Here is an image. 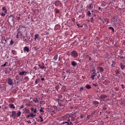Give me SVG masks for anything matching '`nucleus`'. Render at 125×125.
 <instances>
[{
	"mask_svg": "<svg viewBox=\"0 0 125 125\" xmlns=\"http://www.w3.org/2000/svg\"><path fill=\"white\" fill-rule=\"evenodd\" d=\"M74 114H75V113H74V114H66L64 115V118L67 119V121H70L69 118H71V121L75 122V121H76V119H75L74 117H73V116H74Z\"/></svg>",
	"mask_w": 125,
	"mask_h": 125,
	"instance_id": "f257e3e1",
	"label": "nucleus"
},
{
	"mask_svg": "<svg viewBox=\"0 0 125 125\" xmlns=\"http://www.w3.org/2000/svg\"><path fill=\"white\" fill-rule=\"evenodd\" d=\"M70 56L73 58H77L78 56V52L75 50L72 51L70 53Z\"/></svg>",
	"mask_w": 125,
	"mask_h": 125,
	"instance_id": "f03ea898",
	"label": "nucleus"
},
{
	"mask_svg": "<svg viewBox=\"0 0 125 125\" xmlns=\"http://www.w3.org/2000/svg\"><path fill=\"white\" fill-rule=\"evenodd\" d=\"M54 4H55V6L56 7H62L63 6V4H62V2L60 1V0H56L54 2Z\"/></svg>",
	"mask_w": 125,
	"mask_h": 125,
	"instance_id": "7ed1b4c3",
	"label": "nucleus"
},
{
	"mask_svg": "<svg viewBox=\"0 0 125 125\" xmlns=\"http://www.w3.org/2000/svg\"><path fill=\"white\" fill-rule=\"evenodd\" d=\"M38 66H39L41 70H43V71H44V72L46 71V67L44 66V63H43V62L42 63V64H38Z\"/></svg>",
	"mask_w": 125,
	"mask_h": 125,
	"instance_id": "20e7f679",
	"label": "nucleus"
},
{
	"mask_svg": "<svg viewBox=\"0 0 125 125\" xmlns=\"http://www.w3.org/2000/svg\"><path fill=\"white\" fill-rule=\"evenodd\" d=\"M54 108H55L56 111H61L63 109V105H59V106H54Z\"/></svg>",
	"mask_w": 125,
	"mask_h": 125,
	"instance_id": "39448f33",
	"label": "nucleus"
},
{
	"mask_svg": "<svg viewBox=\"0 0 125 125\" xmlns=\"http://www.w3.org/2000/svg\"><path fill=\"white\" fill-rule=\"evenodd\" d=\"M92 73H91V76L90 77L91 79H92V80H94V78L97 76V73H96V70L93 69L92 70Z\"/></svg>",
	"mask_w": 125,
	"mask_h": 125,
	"instance_id": "423d86ee",
	"label": "nucleus"
},
{
	"mask_svg": "<svg viewBox=\"0 0 125 125\" xmlns=\"http://www.w3.org/2000/svg\"><path fill=\"white\" fill-rule=\"evenodd\" d=\"M25 29H26V27H24L21 25H20L19 27V29L17 30V31L22 32L23 31H25Z\"/></svg>",
	"mask_w": 125,
	"mask_h": 125,
	"instance_id": "0eeeda50",
	"label": "nucleus"
},
{
	"mask_svg": "<svg viewBox=\"0 0 125 125\" xmlns=\"http://www.w3.org/2000/svg\"><path fill=\"white\" fill-rule=\"evenodd\" d=\"M8 22H14V16L13 15L9 16V18H8Z\"/></svg>",
	"mask_w": 125,
	"mask_h": 125,
	"instance_id": "6e6552de",
	"label": "nucleus"
},
{
	"mask_svg": "<svg viewBox=\"0 0 125 125\" xmlns=\"http://www.w3.org/2000/svg\"><path fill=\"white\" fill-rule=\"evenodd\" d=\"M29 73L27 71H21V72H20L19 73V75L21 76H22L23 75H26L27 74H28Z\"/></svg>",
	"mask_w": 125,
	"mask_h": 125,
	"instance_id": "1a4fd4ad",
	"label": "nucleus"
},
{
	"mask_svg": "<svg viewBox=\"0 0 125 125\" xmlns=\"http://www.w3.org/2000/svg\"><path fill=\"white\" fill-rule=\"evenodd\" d=\"M35 117V115L33 114V113H30V114L26 116V119H28L29 118H34Z\"/></svg>",
	"mask_w": 125,
	"mask_h": 125,
	"instance_id": "9d476101",
	"label": "nucleus"
},
{
	"mask_svg": "<svg viewBox=\"0 0 125 125\" xmlns=\"http://www.w3.org/2000/svg\"><path fill=\"white\" fill-rule=\"evenodd\" d=\"M20 36H22V33H21V31H18L17 35H16V38L19 39Z\"/></svg>",
	"mask_w": 125,
	"mask_h": 125,
	"instance_id": "9b49d317",
	"label": "nucleus"
},
{
	"mask_svg": "<svg viewBox=\"0 0 125 125\" xmlns=\"http://www.w3.org/2000/svg\"><path fill=\"white\" fill-rule=\"evenodd\" d=\"M106 98H107V96L104 94L101 95V96H100V99H101L102 101H104V99Z\"/></svg>",
	"mask_w": 125,
	"mask_h": 125,
	"instance_id": "f8f14e48",
	"label": "nucleus"
},
{
	"mask_svg": "<svg viewBox=\"0 0 125 125\" xmlns=\"http://www.w3.org/2000/svg\"><path fill=\"white\" fill-rule=\"evenodd\" d=\"M13 82H12V80L10 78L9 79V80H8V84H9V85H13Z\"/></svg>",
	"mask_w": 125,
	"mask_h": 125,
	"instance_id": "ddd939ff",
	"label": "nucleus"
},
{
	"mask_svg": "<svg viewBox=\"0 0 125 125\" xmlns=\"http://www.w3.org/2000/svg\"><path fill=\"white\" fill-rule=\"evenodd\" d=\"M23 51L24 52H26L27 53H28L30 51V49L28 47L25 46L23 47Z\"/></svg>",
	"mask_w": 125,
	"mask_h": 125,
	"instance_id": "4468645a",
	"label": "nucleus"
},
{
	"mask_svg": "<svg viewBox=\"0 0 125 125\" xmlns=\"http://www.w3.org/2000/svg\"><path fill=\"white\" fill-rule=\"evenodd\" d=\"M62 125H73L72 122H65L62 123Z\"/></svg>",
	"mask_w": 125,
	"mask_h": 125,
	"instance_id": "2eb2a0df",
	"label": "nucleus"
},
{
	"mask_svg": "<svg viewBox=\"0 0 125 125\" xmlns=\"http://www.w3.org/2000/svg\"><path fill=\"white\" fill-rule=\"evenodd\" d=\"M97 69H98V70H99L101 72H104V68H103V67L101 66H98V67H97Z\"/></svg>",
	"mask_w": 125,
	"mask_h": 125,
	"instance_id": "dca6fc26",
	"label": "nucleus"
},
{
	"mask_svg": "<svg viewBox=\"0 0 125 125\" xmlns=\"http://www.w3.org/2000/svg\"><path fill=\"white\" fill-rule=\"evenodd\" d=\"M34 41H36V40H38L39 41L40 40V35L39 34H37L36 35H35V36H34Z\"/></svg>",
	"mask_w": 125,
	"mask_h": 125,
	"instance_id": "f3484780",
	"label": "nucleus"
},
{
	"mask_svg": "<svg viewBox=\"0 0 125 125\" xmlns=\"http://www.w3.org/2000/svg\"><path fill=\"white\" fill-rule=\"evenodd\" d=\"M78 64L77 63V62H76L75 61H72V62H71V65H72V66L75 67L77 66Z\"/></svg>",
	"mask_w": 125,
	"mask_h": 125,
	"instance_id": "a211bd4d",
	"label": "nucleus"
},
{
	"mask_svg": "<svg viewBox=\"0 0 125 125\" xmlns=\"http://www.w3.org/2000/svg\"><path fill=\"white\" fill-rule=\"evenodd\" d=\"M87 8H88L89 10L93 9V4L92 3L89 4V5L87 6Z\"/></svg>",
	"mask_w": 125,
	"mask_h": 125,
	"instance_id": "6ab92c4d",
	"label": "nucleus"
},
{
	"mask_svg": "<svg viewBox=\"0 0 125 125\" xmlns=\"http://www.w3.org/2000/svg\"><path fill=\"white\" fill-rule=\"evenodd\" d=\"M16 116V111H12V114H11V117L15 118Z\"/></svg>",
	"mask_w": 125,
	"mask_h": 125,
	"instance_id": "aec40b11",
	"label": "nucleus"
},
{
	"mask_svg": "<svg viewBox=\"0 0 125 125\" xmlns=\"http://www.w3.org/2000/svg\"><path fill=\"white\" fill-rule=\"evenodd\" d=\"M93 104L94 105H95L96 107H98V104H99V102L98 101H94L93 102Z\"/></svg>",
	"mask_w": 125,
	"mask_h": 125,
	"instance_id": "412c9836",
	"label": "nucleus"
},
{
	"mask_svg": "<svg viewBox=\"0 0 125 125\" xmlns=\"http://www.w3.org/2000/svg\"><path fill=\"white\" fill-rule=\"evenodd\" d=\"M23 112H24V113H26L29 114L30 113V110L25 108L23 109Z\"/></svg>",
	"mask_w": 125,
	"mask_h": 125,
	"instance_id": "4be33fe9",
	"label": "nucleus"
},
{
	"mask_svg": "<svg viewBox=\"0 0 125 125\" xmlns=\"http://www.w3.org/2000/svg\"><path fill=\"white\" fill-rule=\"evenodd\" d=\"M9 108H13V109H15V106H14V104H9Z\"/></svg>",
	"mask_w": 125,
	"mask_h": 125,
	"instance_id": "5701e85b",
	"label": "nucleus"
},
{
	"mask_svg": "<svg viewBox=\"0 0 125 125\" xmlns=\"http://www.w3.org/2000/svg\"><path fill=\"white\" fill-rule=\"evenodd\" d=\"M36 109H37V108H31V111L33 112V113H37V111Z\"/></svg>",
	"mask_w": 125,
	"mask_h": 125,
	"instance_id": "b1692460",
	"label": "nucleus"
},
{
	"mask_svg": "<svg viewBox=\"0 0 125 125\" xmlns=\"http://www.w3.org/2000/svg\"><path fill=\"white\" fill-rule=\"evenodd\" d=\"M33 101L35 104H37L39 103V101H38V99L37 98L33 99Z\"/></svg>",
	"mask_w": 125,
	"mask_h": 125,
	"instance_id": "393cba45",
	"label": "nucleus"
},
{
	"mask_svg": "<svg viewBox=\"0 0 125 125\" xmlns=\"http://www.w3.org/2000/svg\"><path fill=\"white\" fill-rule=\"evenodd\" d=\"M41 82V80L39 79H37L35 80V84H37Z\"/></svg>",
	"mask_w": 125,
	"mask_h": 125,
	"instance_id": "a878e982",
	"label": "nucleus"
},
{
	"mask_svg": "<svg viewBox=\"0 0 125 125\" xmlns=\"http://www.w3.org/2000/svg\"><path fill=\"white\" fill-rule=\"evenodd\" d=\"M104 21L106 22V24H108L109 23V20L108 19H104Z\"/></svg>",
	"mask_w": 125,
	"mask_h": 125,
	"instance_id": "bb28decb",
	"label": "nucleus"
},
{
	"mask_svg": "<svg viewBox=\"0 0 125 125\" xmlns=\"http://www.w3.org/2000/svg\"><path fill=\"white\" fill-rule=\"evenodd\" d=\"M85 88L87 89H91V86H90V85H89V84L85 85Z\"/></svg>",
	"mask_w": 125,
	"mask_h": 125,
	"instance_id": "cd10ccee",
	"label": "nucleus"
},
{
	"mask_svg": "<svg viewBox=\"0 0 125 125\" xmlns=\"http://www.w3.org/2000/svg\"><path fill=\"white\" fill-rule=\"evenodd\" d=\"M106 6V1H104L102 2L101 3V6L102 7H105Z\"/></svg>",
	"mask_w": 125,
	"mask_h": 125,
	"instance_id": "c85d7f7f",
	"label": "nucleus"
},
{
	"mask_svg": "<svg viewBox=\"0 0 125 125\" xmlns=\"http://www.w3.org/2000/svg\"><path fill=\"white\" fill-rule=\"evenodd\" d=\"M2 11H4V13H7V9H6V7H2Z\"/></svg>",
	"mask_w": 125,
	"mask_h": 125,
	"instance_id": "c756f323",
	"label": "nucleus"
},
{
	"mask_svg": "<svg viewBox=\"0 0 125 125\" xmlns=\"http://www.w3.org/2000/svg\"><path fill=\"white\" fill-rule=\"evenodd\" d=\"M29 80L30 79H29V77L28 76H26L24 77V80L26 81V82H29Z\"/></svg>",
	"mask_w": 125,
	"mask_h": 125,
	"instance_id": "7c9ffc66",
	"label": "nucleus"
},
{
	"mask_svg": "<svg viewBox=\"0 0 125 125\" xmlns=\"http://www.w3.org/2000/svg\"><path fill=\"white\" fill-rule=\"evenodd\" d=\"M44 108L43 107H41L40 109V113H44V111L43 110Z\"/></svg>",
	"mask_w": 125,
	"mask_h": 125,
	"instance_id": "2f4dec72",
	"label": "nucleus"
},
{
	"mask_svg": "<svg viewBox=\"0 0 125 125\" xmlns=\"http://www.w3.org/2000/svg\"><path fill=\"white\" fill-rule=\"evenodd\" d=\"M39 121H40V123H42V122H43V119H42V116L39 117Z\"/></svg>",
	"mask_w": 125,
	"mask_h": 125,
	"instance_id": "473e14b6",
	"label": "nucleus"
},
{
	"mask_svg": "<svg viewBox=\"0 0 125 125\" xmlns=\"http://www.w3.org/2000/svg\"><path fill=\"white\" fill-rule=\"evenodd\" d=\"M21 115V111H19V112L16 113L17 117H19Z\"/></svg>",
	"mask_w": 125,
	"mask_h": 125,
	"instance_id": "72a5a7b5",
	"label": "nucleus"
},
{
	"mask_svg": "<svg viewBox=\"0 0 125 125\" xmlns=\"http://www.w3.org/2000/svg\"><path fill=\"white\" fill-rule=\"evenodd\" d=\"M108 30H110L111 31H112V32L114 33V28L113 27H108Z\"/></svg>",
	"mask_w": 125,
	"mask_h": 125,
	"instance_id": "f704fd0d",
	"label": "nucleus"
},
{
	"mask_svg": "<svg viewBox=\"0 0 125 125\" xmlns=\"http://www.w3.org/2000/svg\"><path fill=\"white\" fill-rule=\"evenodd\" d=\"M86 15H87V16L90 17V16L91 15V13L90 12V11H88L86 13Z\"/></svg>",
	"mask_w": 125,
	"mask_h": 125,
	"instance_id": "c9c22d12",
	"label": "nucleus"
},
{
	"mask_svg": "<svg viewBox=\"0 0 125 125\" xmlns=\"http://www.w3.org/2000/svg\"><path fill=\"white\" fill-rule=\"evenodd\" d=\"M1 41H5V42H7V40H6V38L5 37H2Z\"/></svg>",
	"mask_w": 125,
	"mask_h": 125,
	"instance_id": "e433bc0d",
	"label": "nucleus"
},
{
	"mask_svg": "<svg viewBox=\"0 0 125 125\" xmlns=\"http://www.w3.org/2000/svg\"><path fill=\"white\" fill-rule=\"evenodd\" d=\"M125 66L123 65V63H121V69H122V70H124L125 69Z\"/></svg>",
	"mask_w": 125,
	"mask_h": 125,
	"instance_id": "4c0bfd02",
	"label": "nucleus"
},
{
	"mask_svg": "<svg viewBox=\"0 0 125 125\" xmlns=\"http://www.w3.org/2000/svg\"><path fill=\"white\" fill-rule=\"evenodd\" d=\"M58 58V55H55V57H54V60H55V61H56Z\"/></svg>",
	"mask_w": 125,
	"mask_h": 125,
	"instance_id": "58836bf2",
	"label": "nucleus"
},
{
	"mask_svg": "<svg viewBox=\"0 0 125 125\" xmlns=\"http://www.w3.org/2000/svg\"><path fill=\"white\" fill-rule=\"evenodd\" d=\"M11 53H12L13 55H16V54H17L16 51L15 50H12L11 51Z\"/></svg>",
	"mask_w": 125,
	"mask_h": 125,
	"instance_id": "ea45409f",
	"label": "nucleus"
},
{
	"mask_svg": "<svg viewBox=\"0 0 125 125\" xmlns=\"http://www.w3.org/2000/svg\"><path fill=\"white\" fill-rule=\"evenodd\" d=\"M66 71L67 74H70L71 73V70H70V69H66Z\"/></svg>",
	"mask_w": 125,
	"mask_h": 125,
	"instance_id": "a19ab883",
	"label": "nucleus"
},
{
	"mask_svg": "<svg viewBox=\"0 0 125 125\" xmlns=\"http://www.w3.org/2000/svg\"><path fill=\"white\" fill-rule=\"evenodd\" d=\"M55 13H56V14H58V13H60V12L59 11V10L57 9H55Z\"/></svg>",
	"mask_w": 125,
	"mask_h": 125,
	"instance_id": "79ce46f5",
	"label": "nucleus"
},
{
	"mask_svg": "<svg viewBox=\"0 0 125 125\" xmlns=\"http://www.w3.org/2000/svg\"><path fill=\"white\" fill-rule=\"evenodd\" d=\"M7 64H8V62H5V63H4V64L1 65V67H3L6 66V65H7Z\"/></svg>",
	"mask_w": 125,
	"mask_h": 125,
	"instance_id": "37998d69",
	"label": "nucleus"
},
{
	"mask_svg": "<svg viewBox=\"0 0 125 125\" xmlns=\"http://www.w3.org/2000/svg\"><path fill=\"white\" fill-rule=\"evenodd\" d=\"M118 57H119V58L121 59H125V56H118Z\"/></svg>",
	"mask_w": 125,
	"mask_h": 125,
	"instance_id": "c03bdc74",
	"label": "nucleus"
},
{
	"mask_svg": "<svg viewBox=\"0 0 125 125\" xmlns=\"http://www.w3.org/2000/svg\"><path fill=\"white\" fill-rule=\"evenodd\" d=\"M115 74H116V75H119L120 74V71H119L118 70H115Z\"/></svg>",
	"mask_w": 125,
	"mask_h": 125,
	"instance_id": "a18cd8bd",
	"label": "nucleus"
},
{
	"mask_svg": "<svg viewBox=\"0 0 125 125\" xmlns=\"http://www.w3.org/2000/svg\"><path fill=\"white\" fill-rule=\"evenodd\" d=\"M90 22L93 23V21H94V18H93V17L90 18Z\"/></svg>",
	"mask_w": 125,
	"mask_h": 125,
	"instance_id": "49530a36",
	"label": "nucleus"
},
{
	"mask_svg": "<svg viewBox=\"0 0 125 125\" xmlns=\"http://www.w3.org/2000/svg\"><path fill=\"white\" fill-rule=\"evenodd\" d=\"M114 89H115V91H116L119 90V87H118V85H117L116 87H114Z\"/></svg>",
	"mask_w": 125,
	"mask_h": 125,
	"instance_id": "de8ad7c7",
	"label": "nucleus"
},
{
	"mask_svg": "<svg viewBox=\"0 0 125 125\" xmlns=\"http://www.w3.org/2000/svg\"><path fill=\"white\" fill-rule=\"evenodd\" d=\"M0 15H1V16L4 17L6 15V14H4L3 13H1V14H0Z\"/></svg>",
	"mask_w": 125,
	"mask_h": 125,
	"instance_id": "09e8293b",
	"label": "nucleus"
},
{
	"mask_svg": "<svg viewBox=\"0 0 125 125\" xmlns=\"http://www.w3.org/2000/svg\"><path fill=\"white\" fill-rule=\"evenodd\" d=\"M100 20L102 21V23H104V20H103V19L100 18Z\"/></svg>",
	"mask_w": 125,
	"mask_h": 125,
	"instance_id": "8fccbe9b",
	"label": "nucleus"
},
{
	"mask_svg": "<svg viewBox=\"0 0 125 125\" xmlns=\"http://www.w3.org/2000/svg\"><path fill=\"white\" fill-rule=\"evenodd\" d=\"M101 79L102 80H104V75L103 74L101 75Z\"/></svg>",
	"mask_w": 125,
	"mask_h": 125,
	"instance_id": "3c124183",
	"label": "nucleus"
},
{
	"mask_svg": "<svg viewBox=\"0 0 125 125\" xmlns=\"http://www.w3.org/2000/svg\"><path fill=\"white\" fill-rule=\"evenodd\" d=\"M89 58H91V57H90L88 55H86V56H85V58L87 59Z\"/></svg>",
	"mask_w": 125,
	"mask_h": 125,
	"instance_id": "603ef678",
	"label": "nucleus"
},
{
	"mask_svg": "<svg viewBox=\"0 0 125 125\" xmlns=\"http://www.w3.org/2000/svg\"><path fill=\"white\" fill-rule=\"evenodd\" d=\"M13 43H14V42H13V41H12V40H11L10 41V44H13Z\"/></svg>",
	"mask_w": 125,
	"mask_h": 125,
	"instance_id": "864d4df0",
	"label": "nucleus"
},
{
	"mask_svg": "<svg viewBox=\"0 0 125 125\" xmlns=\"http://www.w3.org/2000/svg\"><path fill=\"white\" fill-rule=\"evenodd\" d=\"M41 104H45V102L44 101L41 102Z\"/></svg>",
	"mask_w": 125,
	"mask_h": 125,
	"instance_id": "5fc2aeb1",
	"label": "nucleus"
},
{
	"mask_svg": "<svg viewBox=\"0 0 125 125\" xmlns=\"http://www.w3.org/2000/svg\"><path fill=\"white\" fill-rule=\"evenodd\" d=\"M93 86H95V87H98V84L94 83L93 84Z\"/></svg>",
	"mask_w": 125,
	"mask_h": 125,
	"instance_id": "6e6d98bb",
	"label": "nucleus"
},
{
	"mask_svg": "<svg viewBox=\"0 0 125 125\" xmlns=\"http://www.w3.org/2000/svg\"><path fill=\"white\" fill-rule=\"evenodd\" d=\"M87 59H88L89 61H92V58L91 57H89V58H87Z\"/></svg>",
	"mask_w": 125,
	"mask_h": 125,
	"instance_id": "4d7b16f0",
	"label": "nucleus"
},
{
	"mask_svg": "<svg viewBox=\"0 0 125 125\" xmlns=\"http://www.w3.org/2000/svg\"><path fill=\"white\" fill-rule=\"evenodd\" d=\"M3 106L4 107L3 108L5 109H8V107L5 106V105H3Z\"/></svg>",
	"mask_w": 125,
	"mask_h": 125,
	"instance_id": "13d9d810",
	"label": "nucleus"
},
{
	"mask_svg": "<svg viewBox=\"0 0 125 125\" xmlns=\"http://www.w3.org/2000/svg\"><path fill=\"white\" fill-rule=\"evenodd\" d=\"M121 86H122V88L125 89V85L122 84V85H121Z\"/></svg>",
	"mask_w": 125,
	"mask_h": 125,
	"instance_id": "bf43d9fd",
	"label": "nucleus"
},
{
	"mask_svg": "<svg viewBox=\"0 0 125 125\" xmlns=\"http://www.w3.org/2000/svg\"><path fill=\"white\" fill-rule=\"evenodd\" d=\"M17 19H18V21H20V20H21V17H18Z\"/></svg>",
	"mask_w": 125,
	"mask_h": 125,
	"instance_id": "052dcab7",
	"label": "nucleus"
},
{
	"mask_svg": "<svg viewBox=\"0 0 125 125\" xmlns=\"http://www.w3.org/2000/svg\"><path fill=\"white\" fill-rule=\"evenodd\" d=\"M33 69H34V70H37V67L36 66H34V67H33Z\"/></svg>",
	"mask_w": 125,
	"mask_h": 125,
	"instance_id": "680f3d73",
	"label": "nucleus"
},
{
	"mask_svg": "<svg viewBox=\"0 0 125 125\" xmlns=\"http://www.w3.org/2000/svg\"><path fill=\"white\" fill-rule=\"evenodd\" d=\"M40 80L43 81H44V78H41V80Z\"/></svg>",
	"mask_w": 125,
	"mask_h": 125,
	"instance_id": "e2e57ef3",
	"label": "nucleus"
},
{
	"mask_svg": "<svg viewBox=\"0 0 125 125\" xmlns=\"http://www.w3.org/2000/svg\"><path fill=\"white\" fill-rule=\"evenodd\" d=\"M83 87H80L81 91H83Z\"/></svg>",
	"mask_w": 125,
	"mask_h": 125,
	"instance_id": "0e129e2a",
	"label": "nucleus"
},
{
	"mask_svg": "<svg viewBox=\"0 0 125 125\" xmlns=\"http://www.w3.org/2000/svg\"><path fill=\"white\" fill-rule=\"evenodd\" d=\"M101 78V74H99V75H98V79H100Z\"/></svg>",
	"mask_w": 125,
	"mask_h": 125,
	"instance_id": "69168bd1",
	"label": "nucleus"
},
{
	"mask_svg": "<svg viewBox=\"0 0 125 125\" xmlns=\"http://www.w3.org/2000/svg\"><path fill=\"white\" fill-rule=\"evenodd\" d=\"M86 119H87L88 120H89V115H87L86 116Z\"/></svg>",
	"mask_w": 125,
	"mask_h": 125,
	"instance_id": "338daca9",
	"label": "nucleus"
},
{
	"mask_svg": "<svg viewBox=\"0 0 125 125\" xmlns=\"http://www.w3.org/2000/svg\"><path fill=\"white\" fill-rule=\"evenodd\" d=\"M23 108H24V105H21V107H20L21 109H22Z\"/></svg>",
	"mask_w": 125,
	"mask_h": 125,
	"instance_id": "774afa93",
	"label": "nucleus"
}]
</instances>
